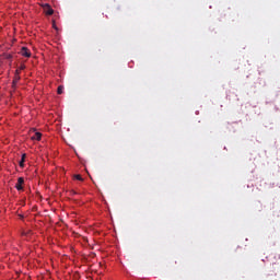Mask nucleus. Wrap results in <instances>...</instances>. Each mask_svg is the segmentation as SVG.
Returning <instances> with one entry per match:
<instances>
[{
    "label": "nucleus",
    "mask_w": 280,
    "mask_h": 280,
    "mask_svg": "<svg viewBox=\"0 0 280 280\" xmlns=\"http://www.w3.org/2000/svg\"><path fill=\"white\" fill-rule=\"evenodd\" d=\"M20 54L24 56V58H32V51H30L27 47H22Z\"/></svg>",
    "instance_id": "f257e3e1"
},
{
    "label": "nucleus",
    "mask_w": 280,
    "mask_h": 280,
    "mask_svg": "<svg viewBox=\"0 0 280 280\" xmlns=\"http://www.w3.org/2000/svg\"><path fill=\"white\" fill-rule=\"evenodd\" d=\"M23 183H25V179L23 177H19L15 185V189H18V191H23Z\"/></svg>",
    "instance_id": "f03ea898"
},
{
    "label": "nucleus",
    "mask_w": 280,
    "mask_h": 280,
    "mask_svg": "<svg viewBox=\"0 0 280 280\" xmlns=\"http://www.w3.org/2000/svg\"><path fill=\"white\" fill-rule=\"evenodd\" d=\"M42 137H43V133H40V132H35V133L31 137V139H33L34 141H40Z\"/></svg>",
    "instance_id": "7ed1b4c3"
},
{
    "label": "nucleus",
    "mask_w": 280,
    "mask_h": 280,
    "mask_svg": "<svg viewBox=\"0 0 280 280\" xmlns=\"http://www.w3.org/2000/svg\"><path fill=\"white\" fill-rule=\"evenodd\" d=\"M46 5H47L46 14L48 16H51V14H54V9H51V7H49V4H46Z\"/></svg>",
    "instance_id": "20e7f679"
},
{
    "label": "nucleus",
    "mask_w": 280,
    "mask_h": 280,
    "mask_svg": "<svg viewBox=\"0 0 280 280\" xmlns=\"http://www.w3.org/2000/svg\"><path fill=\"white\" fill-rule=\"evenodd\" d=\"M25 154H22V159L20 161V167H25Z\"/></svg>",
    "instance_id": "39448f33"
},
{
    "label": "nucleus",
    "mask_w": 280,
    "mask_h": 280,
    "mask_svg": "<svg viewBox=\"0 0 280 280\" xmlns=\"http://www.w3.org/2000/svg\"><path fill=\"white\" fill-rule=\"evenodd\" d=\"M62 91H65V86L59 85L58 89H57L58 95H62Z\"/></svg>",
    "instance_id": "423d86ee"
},
{
    "label": "nucleus",
    "mask_w": 280,
    "mask_h": 280,
    "mask_svg": "<svg viewBox=\"0 0 280 280\" xmlns=\"http://www.w3.org/2000/svg\"><path fill=\"white\" fill-rule=\"evenodd\" d=\"M2 56L5 60H12V55L10 54H3Z\"/></svg>",
    "instance_id": "0eeeda50"
},
{
    "label": "nucleus",
    "mask_w": 280,
    "mask_h": 280,
    "mask_svg": "<svg viewBox=\"0 0 280 280\" xmlns=\"http://www.w3.org/2000/svg\"><path fill=\"white\" fill-rule=\"evenodd\" d=\"M74 178H75L77 180H84V179L82 178V175H75Z\"/></svg>",
    "instance_id": "6e6552de"
},
{
    "label": "nucleus",
    "mask_w": 280,
    "mask_h": 280,
    "mask_svg": "<svg viewBox=\"0 0 280 280\" xmlns=\"http://www.w3.org/2000/svg\"><path fill=\"white\" fill-rule=\"evenodd\" d=\"M23 69H25V65L20 66V70L23 71Z\"/></svg>",
    "instance_id": "1a4fd4ad"
},
{
    "label": "nucleus",
    "mask_w": 280,
    "mask_h": 280,
    "mask_svg": "<svg viewBox=\"0 0 280 280\" xmlns=\"http://www.w3.org/2000/svg\"><path fill=\"white\" fill-rule=\"evenodd\" d=\"M16 82H19V79H15V80L13 81V85H15Z\"/></svg>",
    "instance_id": "9d476101"
},
{
    "label": "nucleus",
    "mask_w": 280,
    "mask_h": 280,
    "mask_svg": "<svg viewBox=\"0 0 280 280\" xmlns=\"http://www.w3.org/2000/svg\"><path fill=\"white\" fill-rule=\"evenodd\" d=\"M21 219H23V215H20Z\"/></svg>",
    "instance_id": "9b49d317"
}]
</instances>
